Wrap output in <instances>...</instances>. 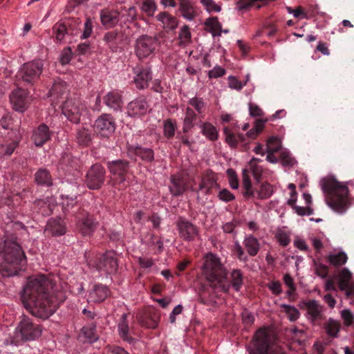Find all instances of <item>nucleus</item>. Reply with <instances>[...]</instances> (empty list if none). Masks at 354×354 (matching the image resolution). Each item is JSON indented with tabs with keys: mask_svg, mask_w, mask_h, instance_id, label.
<instances>
[{
	"mask_svg": "<svg viewBox=\"0 0 354 354\" xmlns=\"http://www.w3.org/2000/svg\"><path fill=\"white\" fill-rule=\"evenodd\" d=\"M52 281L44 274L28 278L21 299L24 307L35 317L48 319L56 310L57 305L49 292Z\"/></svg>",
	"mask_w": 354,
	"mask_h": 354,
	"instance_id": "1",
	"label": "nucleus"
},
{
	"mask_svg": "<svg viewBox=\"0 0 354 354\" xmlns=\"http://www.w3.org/2000/svg\"><path fill=\"white\" fill-rule=\"evenodd\" d=\"M320 186L328 207L338 214H344L351 205L347 185L333 176H326L320 180Z\"/></svg>",
	"mask_w": 354,
	"mask_h": 354,
	"instance_id": "2",
	"label": "nucleus"
},
{
	"mask_svg": "<svg viewBox=\"0 0 354 354\" xmlns=\"http://www.w3.org/2000/svg\"><path fill=\"white\" fill-rule=\"evenodd\" d=\"M202 274L214 290L227 292L230 285L227 283L228 271L218 256L212 252L206 254L203 259Z\"/></svg>",
	"mask_w": 354,
	"mask_h": 354,
	"instance_id": "3",
	"label": "nucleus"
},
{
	"mask_svg": "<svg viewBox=\"0 0 354 354\" xmlns=\"http://www.w3.org/2000/svg\"><path fill=\"white\" fill-rule=\"evenodd\" d=\"M26 262L24 252L15 241L5 240L0 243V272L9 266L23 265Z\"/></svg>",
	"mask_w": 354,
	"mask_h": 354,
	"instance_id": "4",
	"label": "nucleus"
},
{
	"mask_svg": "<svg viewBox=\"0 0 354 354\" xmlns=\"http://www.w3.org/2000/svg\"><path fill=\"white\" fill-rule=\"evenodd\" d=\"M62 111L66 118L75 124H78L88 113L85 104L78 98L67 99L62 105Z\"/></svg>",
	"mask_w": 354,
	"mask_h": 354,
	"instance_id": "5",
	"label": "nucleus"
},
{
	"mask_svg": "<svg viewBox=\"0 0 354 354\" xmlns=\"http://www.w3.org/2000/svg\"><path fill=\"white\" fill-rule=\"evenodd\" d=\"M259 161V158L253 156L246 167L242 170L243 187L245 189L244 195L246 196H255V192L252 188L250 179V173L252 174L254 178L257 181H259L263 171L261 166L257 165Z\"/></svg>",
	"mask_w": 354,
	"mask_h": 354,
	"instance_id": "6",
	"label": "nucleus"
},
{
	"mask_svg": "<svg viewBox=\"0 0 354 354\" xmlns=\"http://www.w3.org/2000/svg\"><path fill=\"white\" fill-rule=\"evenodd\" d=\"M43 66V62L39 59L25 63L18 71L17 77L26 82L33 84L41 74Z\"/></svg>",
	"mask_w": 354,
	"mask_h": 354,
	"instance_id": "7",
	"label": "nucleus"
},
{
	"mask_svg": "<svg viewBox=\"0 0 354 354\" xmlns=\"http://www.w3.org/2000/svg\"><path fill=\"white\" fill-rule=\"evenodd\" d=\"M41 334L39 325L35 324L30 319L23 318L15 329V335L22 340L30 341L38 338Z\"/></svg>",
	"mask_w": 354,
	"mask_h": 354,
	"instance_id": "8",
	"label": "nucleus"
},
{
	"mask_svg": "<svg viewBox=\"0 0 354 354\" xmlns=\"http://www.w3.org/2000/svg\"><path fill=\"white\" fill-rule=\"evenodd\" d=\"M158 46L156 38L142 35L137 39L135 51L139 59H143L153 55Z\"/></svg>",
	"mask_w": 354,
	"mask_h": 354,
	"instance_id": "9",
	"label": "nucleus"
},
{
	"mask_svg": "<svg viewBox=\"0 0 354 354\" xmlns=\"http://www.w3.org/2000/svg\"><path fill=\"white\" fill-rule=\"evenodd\" d=\"M93 128L100 136L109 138L115 132L116 124L111 114L103 113L95 120Z\"/></svg>",
	"mask_w": 354,
	"mask_h": 354,
	"instance_id": "10",
	"label": "nucleus"
},
{
	"mask_svg": "<svg viewBox=\"0 0 354 354\" xmlns=\"http://www.w3.org/2000/svg\"><path fill=\"white\" fill-rule=\"evenodd\" d=\"M104 169L100 165H93L86 174V183L91 189H97L104 182Z\"/></svg>",
	"mask_w": 354,
	"mask_h": 354,
	"instance_id": "11",
	"label": "nucleus"
},
{
	"mask_svg": "<svg viewBox=\"0 0 354 354\" xmlns=\"http://www.w3.org/2000/svg\"><path fill=\"white\" fill-rule=\"evenodd\" d=\"M96 269L105 274H113L118 270V261L115 254L112 252H106L100 257L95 263Z\"/></svg>",
	"mask_w": 354,
	"mask_h": 354,
	"instance_id": "12",
	"label": "nucleus"
},
{
	"mask_svg": "<svg viewBox=\"0 0 354 354\" xmlns=\"http://www.w3.org/2000/svg\"><path fill=\"white\" fill-rule=\"evenodd\" d=\"M149 105L144 96H139L128 103L127 113L131 118H140L147 113Z\"/></svg>",
	"mask_w": 354,
	"mask_h": 354,
	"instance_id": "13",
	"label": "nucleus"
},
{
	"mask_svg": "<svg viewBox=\"0 0 354 354\" xmlns=\"http://www.w3.org/2000/svg\"><path fill=\"white\" fill-rule=\"evenodd\" d=\"M135 75L133 82L138 89L142 90L148 87L152 80V72L150 67L136 66L133 68Z\"/></svg>",
	"mask_w": 354,
	"mask_h": 354,
	"instance_id": "14",
	"label": "nucleus"
},
{
	"mask_svg": "<svg viewBox=\"0 0 354 354\" xmlns=\"http://www.w3.org/2000/svg\"><path fill=\"white\" fill-rule=\"evenodd\" d=\"M13 109L19 112L25 111L30 103L28 92L21 88L15 90L10 97Z\"/></svg>",
	"mask_w": 354,
	"mask_h": 354,
	"instance_id": "15",
	"label": "nucleus"
},
{
	"mask_svg": "<svg viewBox=\"0 0 354 354\" xmlns=\"http://www.w3.org/2000/svg\"><path fill=\"white\" fill-rule=\"evenodd\" d=\"M306 310V317L313 324L323 319L324 308L317 300H308L304 303Z\"/></svg>",
	"mask_w": 354,
	"mask_h": 354,
	"instance_id": "16",
	"label": "nucleus"
},
{
	"mask_svg": "<svg viewBox=\"0 0 354 354\" xmlns=\"http://www.w3.org/2000/svg\"><path fill=\"white\" fill-rule=\"evenodd\" d=\"M98 226V222L94 217L87 214L80 218L77 223V227L80 232L84 236H90L95 231Z\"/></svg>",
	"mask_w": 354,
	"mask_h": 354,
	"instance_id": "17",
	"label": "nucleus"
},
{
	"mask_svg": "<svg viewBox=\"0 0 354 354\" xmlns=\"http://www.w3.org/2000/svg\"><path fill=\"white\" fill-rule=\"evenodd\" d=\"M180 236L185 241H193L198 235L197 227L183 218H180L177 223Z\"/></svg>",
	"mask_w": 354,
	"mask_h": 354,
	"instance_id": "18",
	"label": "nucleus"
},
{
	"mask_svg": "<svg viewBox=\"0 0 354 354\" xmlns=\"http://www.w3.org/2000/svg\"><path fill=\"white\" fill-rule=\"evenodd\" d=\"M169 191L174 196L182 195L188 187V178L183 174H176L171 176Z\"/></svg>",
	"mask_w": 354,
	"mask_h": 354,
	"instance_id": "19",
	"label": "nucleus"
},
{
	"mask_svg": "<svg viewBox=\"0 0 354 354\" xmlns=\"http://www.w3.org/2000/svg\"><path fill=\"white\" fill-rule=\"evenodd\" d=\"M239 129L236 122L231 124L230 126L223 127L225 142L231 147L236 148L239 142L243 141L244 136L241 133L236 135L234 132Z\"/></svg>",
	"mask_w": 354,
	"mask_h": 354,
	"instance_id": "20",
	"label": "nucleus"
},
{
	"mask_svg": "<svg viewBox=\"0 0 354 354\" xmlns=\"http://www.w3.org/2000/svg\"><path fill=\"white\" fill-rule=\"evenodd\" d=\"M52 131L45 124H41L34 130L32 135V140L37 147H41L44 144L50 140Z\"/></svg>",
	"mask_w": 354,
	"mask_h": 354,
	"instance_id": "21",
	"label": "nucleus"
},
{
	"mask_svg": "<svg viewBox=\"0 0 354 354\" xmlns=\"http://www.w3.org/2000/svg\"><path fill=\"white\" fill-rule=\"evenodd\" d=\"M110 294V290L106 286L97 284L90 290L87 301L93 303L103 301Z\"/></svg>",
	"mask_w": 354,
	"mask_h": 354,
	"instance_id": "22",
	"label": "nucleus"
},
{
	"mask_svg": "<svg viewBox=\"0 0 354 354\" xmlns=\"http://www.w3.org/2000/svg\"><path fill=\"white\" fill-rule=\"evenodd\" d=\"M66 231V224L60 217L50 218L45 228V232L53 236L64 235Z\"/></svg>",
	"mask_w": 354,
	"mask_h": 354,
	"instance_id": "23",
	"label": "nucleus"
},
{
	"mask_svg": "<svg viewBox=\"0 0 354 354\" xmlns=\"http://www.w3.org/2000/svg\"><path fill=\"white\" fill-rule=\"evenodd\" d=\"M104 100L109 108L115 111L120 110L123 104L122 92L119 90L111 91L104 96Z\"/></svg>",
	"mask_w": 354,
	"mask_h": 354,
	"instance_id": "24",
	"label": "nucleus"
},
{
	"mask_svg": "<svg viewBox=\"0 0 354 354\" xmlns=\"http://www.w3.org/2000/svg\"><path fill=\"white\" fill-rule=\"evenodd\" d=\"M129 162L122 160H114L109 163V168L111 173L114 175H118V180L120 183H124L125 181L124 175L127 172Z\"/></svg>",
	"mask_w": 354,
	"mask_h": 354,
	"instance_id": "25",
	"label": "nucleus"
},
{
	"mask_svg": "<svg viewBox=\"0 0 354 354\" xmlns=\"http://www.w3.org/2000/svg\"><path fill=\"white\" fill-rule=\"evenodd\" d=\"M120 14L116 10L108 9L102 10L100 12V19L103 26L106 28H112L119 21Z\"/></svg>",
	"mask_w": 354,
	"mask_h": 354,
	"instance_id": "26",
	"label": "nucleus"
},
{
	"mask_svg": "<svg viewBox=\"0 0 354 354\" xmlns=\"http://www.w3.org/2000/svg\"><path fill=\"white\" fill-rule=\"evenodd\" d=\"M178 10L183 18L188 21L193 20L197 13L191 0H179Z\"/></svg>",
	"mask_w": 354,
	"mask_h": 354,
	"instance_id": "27",
	"label": "nucleus"
},
{
	"mask_svg": "<svg viewBox=\"0 0 354 354\" xmlns=\"http://www.w3.org/2000/svg\"><path fill=\"white\" fill-rule=\"evenodd\" d=\"M266 151L268 155H273L274 153L279 152V155H289L290 152L282 149L281 140L277 137H271L267 141Z\"/></svg>",
	"mask_w": 354,
	"mask_h": 354,
	"instance_id": "28",
	"label": "nucleus"
},
{
	"mask_svg": "<svg viewBox=\"0 0 354 354\" xmlns=\"http://www.w3.org/2000/svg\"><path fill=\"white\" fill-rule=\"evenodd\" d=\"M201 133L208 140L214 142L218 138V131L211 122H204L200 124Z\"/></svg>",
	"mask_w": 354,
	"mask_h": 354,
	"instance_id": "29",
	"label": "nucleus"
},
{
	"mask_svg": "<svg viewBox=\"0 0 354 354\" xmlns=\"http://www.w3.org/2000/svg\"><path fill=\"white\" fill-rule=\"evenodd\" d=\"M243 243L250 256L254 257L258 254L260 250V243L256 237L248 235L244 238Z\"/></svg>",
	"mask_w": 354,
	"mask_h": 354,
	"instance_id": "30",
	"label": "nucleus"
},
{
	"mask_svg": "<svg viewBox=\"0 0 354 354\" xmlns=\"http://www.w3.org/2000/svg\"><path fill=\"white\" fill-rule=\"evenodd\" d=\"M127 314H123L118 325V330L120 337L129 343L133 342V338L129 335V326L127 321Z\"/></svg>",
	"mask_w": 354,
	"mask_h": 354,
	"instance_id": "31",
	"label": "nucleus"
},
{
	"mask_svg": "<svg viewBox=\"0 0 354 354\" xmlns=\"http://www.w3.org/2000/svg\"><path fill=\"white\" fill-rule=\"evenodd\" d=\"M205 30L210 32L213 37H220L222 33V25L217 17L207 18L205 21Z\"/></svg>",
	"mask_w": 354,
	"mask_h": 354,
	"instance_id": "32",
	"label": "nucleus"
},
{
	"mask_svg": "<svg viewBox=\"0 0 354 354\" xmlns=\"http://www.w3.org/2000/svg\"><path fill=\"white\" fill-rule=\"evenodd\" d=\"M197 115L190 107H187L185 112V118L183 122V131L189 132L194 126Z\"/></svg>",
	"mask_w": 354,
	"mask_h": 354,
	"instance_id": "33",
	"label": "nucleus"
},
{
	"mask_svg": "<svg viewBox=\"0 0 354 354\" xmlns=\"http://www.w3.org/2000/svg\"><path fill=\"white\" fill-rule=\"evenodd\" d=\"M68 86L66 83L62 80H55L51 89L49 91V96L55 99L62 97L66 93Z\"/></svg>",
	"mask_w": 354,
	"mask_h": 354,
	"instance_id": "34",
	"label": "nucleus"
},
{
	"mask_svg": "<svg viewBox=\"0 0 354 354\" xmlns=\"http://www.w3.org/2000/svg\"><path fill=\"white\" fill-rule=\"evenodd\" d=\"M158 21L161 22L165 28L174 30L177 26V19L166 12H160L157 16Z\"/></svg>",
	"mask_w": 354,
	"mask_h": 354,
	"instance_id": "35",
	"label": "nucleus"
},
{
	"mask_svg": "<svg viewBox=\"0 0 354 354\" xmlns=\"http://www.w3.org/2000/svg\"><path fill=\"white\" fill-rule=\"evenodd\" d=\"M352 277L351 272L344 268L342 270L339 275V286L340 290L346 291L347 295H350V281Z\"/></svg>",
	"mask_w": 354,
	"mask_h": 354,
	"instance_id": "36",
	"label": "nucleus"
},
{
	"mask_svg": "<svg viewBox=\"0 0 354 354\" xmlns=\"http://www.w3.org/2000/svg\"><path fill=\"white\" fill-rule=\"evenodd\" d=\"M227 283L230 285V288L232 286L235 291H239L243 283L242 272L238 269L233 270L230 274V283Z\"/></svg>",
	"mask_w": 354,
	"mask_h": 354,
	"instance_id": "37",
	"label": "nucleus"
},
{
	"mask_svg": "<svg viewBox=\"0 0 354 354\" xmlns=\"http://www.w3.org/2000/svg\"><path fill=\"white\" fill-rule=\"evenodd\" d=\"M327 260L330 265L339 267L344 265L347 260V254L343 252H332L328 255Z\"/></svg>",
	"mask_w": 354,
	"mask_h": 354,
	"instance_id": "38",
	"label": "nucleus"
},
{
	"mask_svg": "<svg viewBox=\"0 0 354 354\" xmlns=\"http://www.w3.org/2000/svg\"><path fill=\"white\" fill-rule=\"evenodd\" d=\"M177 128L176 122L170 118L166 119L162 123L163 136L165 138L170 140L175 136Z\"/></svg>",
	"mask_w": 354,
	"mask_h": 354,
	"instance_id": "39",
	"label": "nucleus"
},
{
	"mask_svg": "<svg viewBox=\"0 0 354 354\" xmlns=\"http://www.w3.org/2000/svg\"><path fill=\"white\" fill-rule=\"evenodd\" d=\"M35 180L39 185L47 187L53 185L52 178L49 171L46 169H40L35 174Z\"/></svg>",
	"mask_w": 354,
	"mask_h": 354,
	"instance_id": "40",
	"label": "nucleus"
},
{
	"mask_svg": "<svg viewBox=\"0 0 354 354\" xmlns=\"http://www.w3.org/2000/svg\"><path fill=\"white\" fill-rule=\"evenodd\" d=\"M95 325L91 324L84 326L82 329L80 337L84 339L85 342H93L98 339V336L95 333Z\"/></svg>",
	"mask_w": 354,
	"mask_h": 354,
	"instance_id": "41",
	"label": "nucleus"
},
{
	"mask_svg": "<svg viewBox=\"0 0 354 354\" xmlns=\"http://www.w3.org/2000/svg\"><path fill=\"white\" fill-rule=\"evenodd\" d=\"M324 328L328 336L337 337L340 330L339 322L330 318L325 324Z\"/></svg>",
	"mask_w": 354,
	"mask_h": 354,
	"instance_id": "42",
	"label": "nucleus"
},
{
	"mask_svg": "<svg viewBox=\"0 0 354 354\" xmlns=\"http://www.w3.org/2000/svg\"><path fill=\"white\" fill-rule=\"evenodd\" d=\"M179 44L182 46H187L192 42V35L188 26H183L178 34Z\"/></svg>",
	"mask_w": 354,
	"mask_h": 354,
	"instance_id": "43",
	"label": "nucleus"
},
{
	"mask_svg": "<svg viewBox=\"0 0 354 354\" xmlns=\"http://www.w3.org/2000/svg\"><path fill=\"white\" fill-rule=\"evenodd\" d=\"M77 139L80 145L87 146L91 141V131L84 127L80 128L77 133Z\"/></svg>",
	"mask_w": 354,
	"mask_h": 354,
	"instance_id": "44",
	"label": "nucleus"
},
{
	"mask_svg": "<svg viewBox=\"0 0 354 354\" xmlns=\"http://www.w3.org/2000/svg\"><path fill=\"white\" fill-rule=\"evenodd\" d=\"M53 30L55 34L57 40L59 41L64 39L66 34H69V30L67 28V25L64 23H57L54 25Z\"/></svg>",
	"mask_w": 354,
	"mask_h": 354,
	"instance_id": "45",
	"label": "nucleus"
},
{
	"mask_svg": "<svg viewBox=\"0 0 354 354\" xmlns=\"http://www.w3.org/2000/svg\"><path fill=\"white\" fill-rule=\"evenodd\" d=\"M287 10L288 13L292 14L294 17L300 19H310L312 17V15L310 13H306L305 8L301 6H298L295 9L288 7Z\"/></svg>",
	"mask_w": 354,
	"mask_h": 354,
	"instance_id": "46",
	"label": "nucleus"
},
{
	"mask_svg": "<svg viewBox=\"0 0 354 354\" xmlns=\"http://www.w3.org/2000/svg\"><path fill=\"white\" fill-rule=\"evenodd\" d=\"M281 307L284 309V312L290 322H295L299 319L300 313L297 308L287 304H283Z\"/></svg>",
	"mask_w": 354,
	"mask_h": 354,
	"instance_id": "47",
	"label": "nucleus"
},
{
	"mask_svg": "<svg viewBox=\"0 0 354 354\" xmlns=\"http://www.w3.org/2000/svg\"><path fill=\"white\" fill-rule=\"evenodd\" d=\"M62 209L64 213L70 212L77 205L76 197L62 195Z\"/></svg>",
	"mask_w": 354,
	"mask_h": 354,
	"instance_id": "48",
	"label": "nucleus"
},
{
	"mask_svg": "<svg viewBox=\"0 0 354 354\" xmlns=\"http://www.w3.org/2000/svg\"><path fill=\"white\" fill-rule=\"evenodd\" d=\"M201 3L209 13L219 12L221 10V6L214 0H201Z\"/></svg>",
	"mask_w": 354,
	"mask_h": 354,
	"instance_id": "49",
	"label": "nucleus"
},
{
	"mask_svg": "<svg viewBox=\"0 0 354 354\" xmlns=\"http://www.w3.org/2000/svg\"><path fill=\"white\" fill-rule=\"evenodd\" d=\"M254 0H237L235 10L241 14L245 13L252 8L251 3Z\"/></svg>",
	"mask_w": 354,
	"mask_h": 354,
	"instance_id": "50",
	"label": "nucleus"
},
{
	"mask_svg": "<svg viewBox=\"0 0 354 354\" xmlns=\"http://www.w3.org/2000/svg\"><path fill=\"white\" fill-rule=\"evenodd\" d=\"M272 187L268 183H263L260 189L257 192V198L260 199H265L270 197L272 194Z\"/></svg>",
	"mask_w": 354,
	"mask_h": 354,
	"instance_id": "51",
	"label": "nucleus"
},
{
	"mask_svg": "<svg viewBox=\"0 0 354 354\" xmlns=\"http://www.w3.org/2000/svg\"><path fill=\"white\" fill-rule=\"evenodd\" d=\"M189 104L194 108L198 114L204 113L205 102L203 98L194 97L189 100Z\"/></svg>",
	"mask_w": 354,
	"mask_h": 354,
	"instance_id": "52",
	"label": "nucleus"
},
{
	"mask_svg": "<svg viewBox=\"0 0 354 354\" xmlns=\"http://www.w3.org/2000/svg\"><path fill=\"white\" fill-rule=\"evenodd\" d=\"M93 20L90 17L86 18V19L84 24V30L80 36V38L82 39H86L90 37L93 32Z\"/></svg>",
	"mask_w": 354,
	"mask_h": 354,
	"instance_id": "53",
	"label": "nucleus"
},
{
	"mask_svg": "<svg viewBox=\"0 0 354 354\" xmlns=\"http://www.w3.org/2000/svg\"><path fill=\"white\" fill-rule=\"evenodd\" d=\"M233 253L239 261L243 262H247L248 261V255L245 253L243 248L238 241L235 242L234 245Z\"/></svg>",
	"mask_w": 354,
	"mask_h": 354,
	"instance_id": "54",
	"label": "nucleus"
},
{
	"mask_svg": "<svg viewBox=\"0 0 354 354\" xmlns=\"http://www.w3.org/2000/svg\"><path fill=\"white\" fill-rule=\"evenodd\" d=\"M118 37V33L117 31L115 30L108 32L104 36V41L109 46V48H111L113 50H114V48H115V46H114V44H116Z\"/></svg>",
	"mask_w": 354,
	"mask_h": 354,
	"instance_id": "55",
	"label": "nucleus"
},
{
	"mask_svg": "<svg viewBox=\"0 0 354 354\" xmlns=\"http://www.w3.org/2000/svg\"><path fill=\"white\" fill-rule=\"evenodd\" d=\"M141 9L149 16H153L156 10V5L154 0H145L142 4Z\"/></svg>",
	"mask_w": 354,
	"mask_h": 354,
	"instance_id": "56",
	"label": "nucleus"
},
{
	"mask_svg": "<svg viewBox=\"0 0 354 354\" xmlns=\"http://www.w3.org/2000/svg\"><path fill=\"white\" fill-rule=\"evenodd\" d=\"M226 173L230 187L234 189H238L239 180L235 171L232 169H228Z\"/></svg>",
	"mask_w": 354,
	"mask_h": 354,
	"instance_id": "57",
	"label": "nucleus"
},
{
	"mask_svg": "<svg viewBox=\"0 0 354 354\" xmlns=\"http://www.w3.org/2000/svg\"><path fill=\"white\" fill-rule=\"evenodd\" d=\"M228 86L230 88L241 91L245 86V82H242L236 77L230 75L228 77Z\"/></svg>",
	"mask_w": 354,
	"mask_h": 354,
	"instance_id": "58",
	"label": "nucleus"
},
{
	"mask_svg": "<svg viewBox=\"0 0 354 354\" xmlns=\"http://www.w3.org/2000/svg\"><path fill=\"white\" fill-rule=\"evenodd\" d=\"M276 238L279 243L283 247L287 246L290 242L289 234L283 231H279L276 234Z\"/></svg>",
	"mask_w": 354,
	"mask_h": 354,
	"instance_id": "59",
	"label": "nucleus"
},
{
	"mask_svg": "<svg viewBox=\"0 0 354 354\" xmlns=\"http://www.w3.org/2000/svg\"><path fill=\"white\" fill-rule=\"evenodd\" d=\"M225 74V70L220 66H216L208 72L209 78H218Z\"/></svg>",
	"mask_w": 354,
	"mask_h": 354,
	"instance_id": "60",
	"label": "nucleus"
},
{
	"mask_svg": "<svg viewBox=\"0 0 354 354\" xmlns=\"http://www.w3.org/2000/svg\"><path fill=\"white\" fill-rule=\"evenodd\" d=\"M315 273L322 278H325L328 275V267L322 263H315Z\"/></svg>",
	"mask_w": 354,
	"mask_h": 354,
	"instance_id": "61",
	"label": "nucleus"
},
{
	"mask_svg": "<svg viewBox=\"0 0 354 354\" xmlns=\"http://www.w3.org/2000/svg\"><path fill=\"white\" fill-rule=\"evenodd\" d=\"M72 59V51L70 47L64 48L60 55L62 64H67Z\"/></svg>",
	"mask_w": 354,
	"mask_h": 354,
	"instance_id": "62",
	"label": "nucleus"
},
{
	"mask_svg": "<svg viewBox=\"0 0 354 354\" xmlns=\"http://www.w3.org/2000/svg\"><path fill=\"white\" fill-rule=\"evenodd\" d=\"M293 209L295 210V213L299 216H304V215H312L313 214V209L310 207H304L298 205H294L292 207Z\"/></svg>",
	"mask_w": 354,
	"mask_h": 354,
	"instance_id": "63",
	"label": "nucleus"
},
{
	"mask_svg": "<svg viewBox=\"0 0 354 354\" xmlns=\"http://www.w3.org/2000/svg\"><path fill=\"white\" fill-rule=\"evenodd\" d=\"M218 196L220 200L225 202H229L235 198L234 195L226 189L221 190L218 193Z\"/></svg>",
	"mask_w": 354,
	"mask_h": 354,
	"instance_id": "64",
	"label": "nucleus"
}]
</instances>
